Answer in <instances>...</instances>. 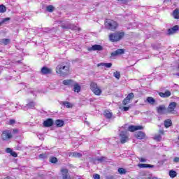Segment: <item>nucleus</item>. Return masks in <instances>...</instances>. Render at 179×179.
Segmentation results:
<instances>
[{"mask_svg":"<svg viewBox=\"0 0 179 179\" xmlns=\"http://www.w3.org/2000/svg\"><path fill=\"white\" fill-rule=\"evenodd\" d=\"M124 32L117 31L112 33L109 35V40L112 43H117V41H120L124 37Z\"/></svg>","mask_w":179,"mask_h":179,"instance_id":"1","label":"nucleus"},{"mask_svg":"<svg viewBox=\"0 0 179 179\" xmlns=\"http://www.w3.org/2000/svg\"><path fill=\"white\" fill-rule=\"evenodd\" d=\"M57 73H59L62 76H65L68 75L69 72V66H64V64H59L56 67Z\"/></svg>","mask_w":179,"mask_h":179,"instance_id":"2","label":"nucleus"},{"mask_svg":"<svg viewBox=\"0 0 179 179\" xmlns=\"http://www.w3.org/2000/svg\"><path fill=\"white\" fill-rule=\"evenodd\" d=\"M105 26L106 29H108V30H111L113 31L115 30L117 27H118V24L114 20H106L105 22Z\"/></svg>","mask_w":179,"mask_h":179,"instance_id":"3","label":"nucleus"},{"mask_svg":"<svg viewBox=\"0 0 179 179\" xmlns=\"http://www.w3.org/2000/svg\"><path fill=\"white\" fill-rule=\"evenodd\" d=\"M90 87L92 92H93V93L95 94L96 96H100V94H101V90H100V88H99V87H97V84L94 83H91Z\"/></svg>","mask_w":179,"mask_h":179,"instance_id":"4","label":"nucleus"},{"mask_svg":"<svg viewBox=\"0 0 179 179\" xmlns=\"http://www.w3.org/2000/svg\"><path fill=\"white\" fill-rule=\"evenodd\" d=\"M12 131L9 130L3 131L1 134V138L3 141H9V139H12Z\"/></svg>","mask_w":179,"mask_h":179,"instance_id":"5","label":"nucleus"},{"mask_svg":"<svg viewBox=\"0 0 179 179\" xmlns=\"http://www.w3.org/2000/svg\"><path fill=\"white\" fill-rule=\"evenodd\" d=\"M61 176L62 179H71V175H69V172L66 168H62L60 170Z\"/></svg>","mask_w":179,"mask_h":179,"instance_id":"6","label":"nucleus"},{"mask_svg":"<svg viewBox=\"0 0 179 179\" xmlns=\"http://www.w3.org/2000/svg\"><path fill=\"white\" fill-rule=\"evenodd\" d=\"M120 136L121 143H125L126 142H128V139H129L128 137V132L127 131H121Z\"/></svg>","mask_w":179,"mask_h":179,"instance_id":"7","label":"nucleus"},{"mask_svg":"<svg viewBox=\"0 0 179 179\" xmlns=\"http://www.w3.org/2000/svg\"><path fill=\"white\" fill-rule=\"evenodd\" d=\"M62 29H67L75 30L78 31H80V28L72 24H62Z\"/></svg>","mask_w":179,"mask_h":179,"instance_id":"8","label":"nucleus"},{"mask_svg":"<svg viewBox=\"0 0 179 179\" xmlns=\"http://www.w3.org/2000/svg\"><path fill=\"white\" fill-rule=\"evenodd\" d=\"M34 107H36V103L33 101L28 103L26 106H21V108L24 110V111H27L29 109L33 110Z\"/></svg>","mask_w":179,"mask_h":179,"instance_id":"9","label":"nucleus"},{"mask_svg":"<svg viewBox=\"0 0 179 179\" xmlns=\"http://www.w3.org/2000/svg\"><path fill=\"white\" fill-rule=\"evenodd\" d=\"M104 48L101 45H94L88 48V51H103Z\"/></svg>","mask_w":179,"mask_h":179,"instance_id":"10","label":"nucleus"},{"mask_svg":"<svg viewBox=\"0 0 179 179\" xmlns=\"http://www.w3.org/2000/svg\"><path fill=\"white\" fill-rule=\"evenodd\" d=\"M125 54V50L124 49H117L115 51L113 52L110 55L111 57H117V55H122Z\"/></svg>","mask_w":179,"mask_h":179,"instance_id":"11","label":"nucleus"},{"mask_svg":"<svg viewBox=\"0 0 179 179\" xmlns=\"http://www.w3.org/2000/svg\"><path fill=\"white\" fill-rule=\"evenodd\" d=\"M139 129H143L142 126L131 125L128 127V131L130 132H135V131H139Z\"/></svg>","mask_w":179,"mask_h":179,"instance_id":"12","label":"nucleus"},{"mask_svg":"<svg viewBox=\"0 0 179 179\" xmlns=\"http://www.w3.org/2000/svg\"><path fill=\"white\" fill-rule=\"evenodd\" d=\"M54 125V120L52 119L49 118L43 122V127L48 128L50 127H52Z\"/></svg>","mask_w":179,"mask_h":179,"instance_id":"13","label":"nucleus"},{"mask_svg":"<svg viewBox=\"0 0 179 179\" xmlns=\"http://www.w3.org/2000/svg\"><path fill=\"white\" fill-rule=\"evenodd\" d=\"M176 107H177V103L171 102L168 106V109H167L168 113H173V111L176 110Z\"/></svg>","mask_w":179,"mask_h":179,"instance_id":"14","label":"nucleus"},{"mask_svg":"<svg viewBox=\"0 0 179 179\" xmlns=\"http://www.w3.org/2000/svg\"><path fill=\"white\" fill-rule=\"evenodd\" d=\"M159 96L163 99H167V97H170L171 96V92L166 90L165 92H159Z\"/></svg>","mask_w":179,"mask_h":179,"instance_id":"15","label":"nucleus"},{"mask_svg":"<svg viewBox=\"0 0 179 179\" xmlns=\"http://www.w3.org/2000/svg\"><path fill=\"white\" fill-rule=\"evenodd\" d=\"M52 73V70L51 69H48L46 66H43L41 69V73L43 75H48V74Z\"/></svg>","mask_w":179,"mask_h":179,"instance_id":"16","label":"nucleus"},{"mask_svg":"<svg viewBox=\"0 0 179 179\" xmlns=\"http://www.w3.org/2000/svg\"><path fill=\"white\" fill-rule=\"evenodd\" d=\"M157 111L158 114H164L166 111V106L164 105H160L159 106L157 107Z\"/></svg>","mask_w":179,"mask_h":179,"instance_id":"17","label":"nucleus"},{"mask_svg":"<svg viewBox=\"0 0 179 179\" xmlns=\"http://www.w3.org/2000/svg\"><path fill=\"white\" fill-rule=\"evenodd\" d=\"M60 104L61 106H64L66 108H72V107H73V105L68 101H61Z\"/></svg>","mask_w":179,"mask_h":179,"instance_id":"18","label":"nucleus"},{"mask_svg":"<svg viewBox=\"0 0 179 179\" xmlns=\"http://www.w3.org/2000/svg\"><path fill=\"white\" fill-rule=\"evenodd\" d=\"M135 136L137 138V139H143L145 136V134L143 131H138L136 133Z\"/></svg>","mask_w":179,"mask_h":179,"instance_id":"19","label":"nucleus"},{"mask_svg":"<svg viewBox=\"0 0 179 179\" xmlns=\"http://www.w3.org/2000/svg\"><path fill=\"white\" fill-rule=\"evenodd\" d=\"M138 166L140 169H148V167L153 169V167H155L154 165H151V164H138Z\"/></svg>","mask_w":179,"mask_h":179,"instance_id":"20","label":"nucleus"},{"mask_svg":"<svg viewBox=\"0 0 179 179\" xmlns=\"http://www.w3.org/2000/svg\"><path fill=\"white\" fill-rule=\"evenodd\" d=\"M146 101H148V103L151 106H154L155 103H156V99L152 96H148L146 99Z\"/></svg>","mask_w":179,"mask_h":179,"instance_id":"21","label":"nucleus"},{"mask_svg":"<svg viewBox=\"0 0 179 179\" xmlns=\"http://www.w3.org/2000/svg\"><path fill=\"white\" fill-rule=\"evenodd\" d=\"M55 124H56V127H57L58 128H61L62 127H64V124H65L64 122L62 120H57L55 121Z\"/></svg>","mask_w":179,"mask_h":179,"instance_id":"22","label":"nucleus"},{"mask_svg":"<svg viewBox=\"0 0 179 179\" xmlns=\"http://www.w3.org/2000/svg\"><path fill=\"white\" fill-rule=\"evenodd\" d=\"M63 85H64L65 86H72L73 85V80H63Z\"/></svg>","mask_w":179,"mask_h":179,"instance_id":"23","label":"nucleus"},{"mask_svg":"<svg viewBox=\"0 0 179 179\" xmlns=\"http://www.w3.org/2000/svg\"><path fill=\"white\" fill-rule=\"evenodd\" d=\"M10 43V39L9 38H2L0 39V44H3L4 45H8Z\"/></svg>","mask_w":179,"mask_h":179,"instance_id":"24","label":"nucleus"},{"mask_svg":"<svg viewBox=\"0 0 179 179\" xmlns=\"http://www.w3.org/2000/svg\"><path fill=\"white\" fill-rule=\"evenodd\" d=\"M97 66H105L106 68H111V66H113V64H111V63H101V64H98Z\"/></svg>","mask_w":179,"mask_h":179,"instance_id":"25","label":"nucleus"},{"mask_svg":"<svg viewBox=\"0 0 179 179\" xmlns=\"http://www.w3.org/2000/svg\"><path fill=\"white\" fill-rule=\"evenodd\" d=\"M174 19H179V8H176L173 12Z\"/></svg>","mask_w":179,"mask_h":179,"instance_id":"26","label":"nucleus"},{"mask_svg":"<svg viewBox=\"0 0 179 179\" xmlns=\"http://www.w3.org/2000/svg\"><path fill=\"white\" fill-rule=\"evenodd\" d=\"M73 90L76 93H79V92H80V87L79 84L76 83L73 85Z\"/></svg>","mask_w":179,"mask_h":179,"instance_id":"27","label":"nucleus"},{"mask_svg":"<svg viewBox=\"0 0 179 179\" xmlns=\"http://www.w3.org/2000/svg\"><path fill=\"white\" fill-rule=\"evenodd\" d=\"M104 116L106 117V118H108V120H110V118H111V117H113V113H111L108 110H106L104 112Z\"/></svg>","mask_w":179,"mask_h":179,"instance_id":"28","label":"nucleus"},{"mask_svg":"<svg viewBox=\"0 0 179 179\" xmlns=\"http://www.w3.org/2000/svg\"><path fill=\"white\" fill-rule=\"evenodd\" d=\"M70 156H71L72 157H82V154L73 152L70 154Z\"/></svg>","mask_w":179,"mask_h":179,"instance_id":"29","label":"nucleus"},{"mask_svg":"<svg viewBox=\"0 0 179 179\" xmlns=\"http://www.w3.org/2000/svg\"><path fill=\"white\" fill-rule=\"evenodd\" d=\"M171 121L170 120H166L164 121V127L165 128H169L170 127H171Z\"/></svg>","mask_w":179,"mask_h":179,"instance_id":"30","label":"nucleus"},{"mask_svg":"<svg viewBox=\"0 0 179 179\" xmlns=\"http://www.w3.org/2000/svg\"><path fill=\"white\" fill-rule=\"evenodd\" d=\"M113 76L117 79V80H119V79L121 78V73H120V71H115L113 73Z\"/></svg>","mask_w":179,"mask_h":179,"instance_id":"31","label":"nucleus"},{"mask_svg":"<svg viewBox=\"0 0 179 179\" xmlns=\"http://www.w3.org/2000/svg\"><path fill=\"white\" fill-rule=\"evenodd\" d=\"M117 171L119 174L123 175V174H127V170L124 168H119L117 169Z\"/></svg>","mask_w":179,"mask_h":179,"instance_id":"32","label":"nucleus"},{"mask_svg":"<svg viewBox=\"0 0 179 179\" xmlns=\"http://www.w3.org/2000/svg\"><path fill=\"white\" fill-rule=\"evenodd\" d=\"M169 176L171 178H174L175 177H177V172L175 171H170Z\"/></svg>","mask_w":179,"mask_h":179,"instance_id":"33","label":"nucleus"},{"mask_svg":"<svg viewBox=\"0 0 179 179\" xmlns=\"http://www.w3.org/2000/svg\"><path fill=\"white\" fill-rule=\"evenodd\" d=\"M6 12V7L3 5H0V13H5Z\"/></svg>","mask_w":179,"mask_h":179,"instance_id":"34","label":"nucleus"},{"mask_svg":"<svg viewBox=\"0 0 179 179\" xmlns=\"http://www.w3.org/2000/svg\"><path fill=\"white\" fill-rule=\"evenodd\" d=\"M154 139L157 141V142H160V141H162V136L160 134L155 135Z\"/></svg>","mask_w":179,"mask_h":179,"instance_id":"35","label":"nucleus"},{"mask_svg":"<svg viewBox=\"0 0 179 179\" xmlns=\"http://www.w3.org/2000/svg\"><path fill=\"white\" fill-rule=\"evenodd\" d=\"M50 163L55 164L58 162V159L55 157H50Z\"/></svg>","mask_w":179,"mask_h":179,"instance_id":"36","label":"nucleus"},{"mask_svg":"<svg viewBox=\"0 0 179 179\" xmlns=\"http://www.w3.org/2000/svg\"><path fill=\"white\" fill-rule=\"evenodd\" d=\"M54 9H55V8L52 6H48L47 7H46V10H47V11L48 12H54Z\"/></svg>","mask_w":179,"mask_h":179,"instance_id":"37","label":"nucleus"},{"mask_svg":"<svg viewBox=\"0 0 179 179\" xmlns=\"http://www.w3.org/2000/svg\"><path fill=\"white\" fill-rule=\"evenodd\" d=\"M39 159H47L48 157V155L46 153H43L39 155Z\"/></svg>","mask_w":179,"mask_h":179,"instance_id":"38","label":"nucleus"},{"mask_svg":"<svg viewBox=\"0 0 179 179\" xmlns=\"http://www.w3.org/2000/svg\"><path fill=\"white\" fill-rule=\"evenodd\" d=\"M134 93L131 92L127 95L126 98L129 100H131V99H134Z\"/></svg>","mask_w":179,"mask_h":179,"instance_id":"39","label":"nucleus"},{"mask_svg":"<svg viewBox=\"0 0 179 179\" xmlns=\"http://www.w3.org/2000/svg\"><path fill=\"white\" fill-rule=\"evenodd\" d=\"M129 101H131L130 99H127V98H125L123 101H122V104L124 106H127V104H128L129 103Z\"/></svg>","mask_w":179,"mask_h":179,"instance_id":"40","label":"nucleus"},{"mask_svg":"<svg viewBox=\"0 0 179 179\" xmlns=\"http://www.w3.org/2000/svg\"><path fill=\"white\" fill-rule=\"evenodd\" d=\"M104 160H106V157H101L96 159V161L99 162V163H103V162H104Z\"/></svg>","mask_w":179,"mask_h":179,"instance_id":"41","label":"nucleus"},{"mask_svg":"<svg viewBox=\"0 0 179 179\" xmlns=\"http://www.w3.org/2000/svg\"><path fill=\"white\" fill-rule=\"evenodd\" d=\"M174 33H176V32L173 28L168 29V34H174Z\"/></svg>","mask_w":179,"mask_h":179,"instance_id":"42","label":"nucleus"},{"mask_svg":"<svg viewBox=\"0 0 179 179\" xmlns=\"http://www.w3.org/2000/svg\"><path fill=\"white\" fill-rule=\"evenodd\" d=\"M130 108H131V106H124L122 108V110L123 111H129Z\"/></svg>","mask_w":179,"mask_h":179,"instance_id":"43","label":"nucleus"},{"mask_svg":"<svg viewBox=\"0 0 179 179\" xmlns=\"http://www.w3.org/2000/svg\"><path fill=\"white\" fill-rule=\"evenodd\" d=\"M12 133H13L14 135H16V134H19V129H13Z\"/></svg>","mask_w":179,"mask_h":179,"instance_id":"44","label":"nucleus"},{"mask_svg":"<svg viewBox=\"0 0 179 179\" xmlns=\"http://www.w3.org/2000/svg\"><path fill=\"white\" fill-rule=\"evenodd\" d=\"M10 155L13 156V157H17V153H16L15 151H12Z\"/></svg>","mask_w":179,"mask_h":179,"instance_id":"45","label":"nucleus"},{"mask_svg":"<svg viewBox=\"0 0 179 179\" xmlns=\"http://www.w3.org/2000/svg\"><path fill=\"white\" fill-rule=\"evenodd\" d=\"M15 122H16V120H10L9 121V124H10V125H13V124H15Z\"/></svg>","mask_w":179,"mask_h":179,"instance_id":"46","label":"nucleus"},{"mask_svg":"<svg viewBox=\"0 0 179 179\" xmlns=\"http://www.w3.org/2000/svg\"><path fill=\"white\" fill-rule=\"evenodd\" d=\"M13 151V150H12L10 148H6V153H10H10H11Z\"/></svg>","mask_w":179,"mask_h":179,"instance_id":"47","label":"nucleus"},{"mask_svg":"<svg viewBox=\"0 0 179 179\" xmlns=\"http://www.w3.org/2000/svg\"><path fill=\"white\" fill-rule=\"evenodd\" d=\"M93 177L94 179H100V175L99 174H94Z\"/></svg>","mask_w":179,"mask_h":179,"instance_id":"48","label":"nucleus"},{"mask_svg":"<svg viewBox=\"0 0 179 179\" xmlns=\"http://www.w3.org/2000/svg\"><path fill=\"white\" fill-rule=\"evenodd\" d=\"M119 3H127V0H117Z\"/></svg>","mask_w":179,"mask_h":179,"instance_id":"49","label":"nucleus"},{"mask_svg":"<svg viewBox=\"0 0 179 179\" xmlns=\"http://www.w3.org/2000/svg\"><path fill=\"white\" fill-rule=\"evenodd\" d=\"M172 29H173V30H174L175 32H176V31H178L179 27H178V25H176V26H174L173 27H172Z\"/></svg>","mask_w":179,"mask_h":179,"instance_id":"50","label":"nucleus"},{"mask_svg":"<svg viewBox=\"0 0 179 179\" xmlns=\"http://www.w3.org/2000/svg\"><path fill=\"white\" fill-rule=\"evenodd\" d=\"M173 162H174L175 163H178V162H179V157H175V158L173 159Z\"/></svg>","mask_w":179,"mask_h":179,"instance_id":"51","label":"nucleus"},{"mask_svg":"<svg viewBox=\"0 0 179 179\" xmlns=\"http://www.w3.org/2000/svg\"><path fill=\"white\" fill-rule=\"evenodd\" d=\"M140 162H141V163H145L146 159H145V158H141V159H140Z\"/></svg>","mask_w":179,"mask_h":179,"instance_id":"52","label":"nucleus"},{"mask_svg":"<svg viewBox=\"0 0 179 179\" xmlns=\"http://www.w3.org/2000/svg\"><path fill=\"white\" fill-rule=\"evenodd\" d=\"M159 132L161 135H164V130H159Z\"/></svg>","mask_w":179,"mask_h":179,"instance_id":"53","label":"nucleus"},{"mask_svg":"<svg viewBox=\"0 0 179 179\" xmlns=\"http://www.w3.org/2000/svg\"><path fill=\"white\" fill-rule=\"evenodd\" d=\"M8 20H10V18L6 17L3 20V22H8Z\"/></svg>","mask_w":179,"mask_h":179,"instance_id":"54","label":"nucleus"},{"mask_svg":"<svg viewBox=\"0 0 179 179\" xmlns=\"http://www.w3.org/2000/svg\"><path fill=\"white\" fill-rule=\"evenodd\" d=\"M4 179H12V178H11V177L8 176V177L5 178Z\"/></svg>","mask_w":179,"mask_h":179,"instance_id":"55","label":"nucleus"},{"mask_svg":"<svg viewBox=\"0 0 179 179\" xmlns=\"http://www.w3.org/2000/svg\"><path fill=\"white\" fill-rule=\"evenodd\" d=\"M152 179H159V178H157V177H152Z\"/></svg>","mask_w":179,"mask_h":179,"instance_id":"56","label":"nucleus"},{"mask_svg":"<svg viewBox=\"0 0 179 179\" xmlns=\"http://www.w3.org/2000/svg\"><path fill=\"white\" fill-rule=\"evenodd\" d=\"M152 177H148L146 179H152Z\"/></svg>","mask_w":179,"mask_h":179,"instance_id":"57","label":"nucleus"},{"mask_svg":"<svg viewBox=\"0 0 179 179\" xmlns=\"http://www.w3.org/2000/svg\"><path fill=\"white\" fill-rule=\"evenodd\" d=\"M2 25V22H0V26H1Z\"/></svg>","mask_w":179,"mask_h":179,"instance_id":"58","label":"nucleus"},{"mask_svg":"<svg viewBox=\"0 0 179 179\" xmlns=\"http://www.w3.org/2000/svg\"><path fill=\"white\" fill-rule=\"evenodd\" d=\"M25 86V87H28V86L27 85H24Z\"/></svg>","mask_w":179,"mask_h":179,"instance_id":"59","label":"nucleus"},{"mask_svg":"<svg viewBox=\"0 0 179 179\" xmlns=\"http://www.w3.org/2000/svg\"><path fill=\"white\" fill-rule=\"evenodd\" d=\"M176 75H178L179 76V73H176Z\"/></svg>","mask_w":179,"mask_h":179,"instance_id":"60","label":"nucleus"},{"mask_svg":"<svg viewBox=\"0 0 179 179\" xmlns=\"http://www.w3.org/2000/svg\"><path fill=\"white\" fill-rule=\"evenodd\" d=\"M167 1V0H165V1Z\"/></svg>","mask_w":179,"mask_h":179,"instance_id":"61","label":"nucleus"},{"mask_svg":"<svg viewBox=\"0 0 179 179\" xmlns=\"http://www.w3.org/2000/svg\"><path fill=\"white\" fill-rule=\"evenodd\" d=\"M178 140H179V137H178Z\"/></svg>","mask_w":179,"mask_h":179,"instance_id":"62","label":"nucleus"},{"mask_svg":"<svg viewBox=\"0 0 179 179\" xmlns=\"http://www.w3.org/2000/svg\"><path fill=\"white\" fill-rule=\"evenodd\" d=\"M158 179H161V178H158Z\"/></svg>","mask_w":179,"mask_h":179,"instance_id":"63","label":"nucleus"}]
</instances>
